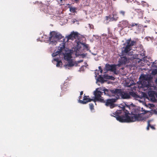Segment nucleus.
Instances as JSON below:
<instances>
[{
  "instance_id": "nucleus-31",
  "label": "nucleus",
  "mask_w": 157,
  "mask_h": 157,
  "mask_svg": "<svg viewBox=\"0 0 157 157\" xmlns=\"http://www.w3.org/2000/svg\"><path fill=\"white\" fill-rule=\"evenodd\" d=\"M83 61V60H78L76 62V63L75 65V66H77L78 65V64L79 63H80L81 62H82Z\"/></svg>"
},
{
  "instance_id": "nucleus-28",
  "label": "nucleus",
  "mask_w": 157,
  "mask_h": 157,
  "mask_svg": "<svg viewBox=\"0 0 157 157\" xmlns=\"http://www.w3.org/2000/svg\"><path fill=\"white\" fill-rule=\"evenodd\" d=\"M90 108V109L92 110L94 109V106L92 103H90L89 104Z\"/></svg>"
},
{
  "instance_id": "nucleus-18",
  "label": "nucleus",
  "mask_w": 157,
  "mask_h": 157,
  "mask_svg": "<svg viewBox=\"0 0 157 157\" xmlns=\"http://www.w3.org/2000/svg\"><path fill=\"white\" fill-rule=\"evenodd\" d=\"M72 57L71 54L70 53H67L64 55V59L67 61L72 59Z\"/></svg>"
},
{
  "instance_id": "nucleus-23",
  "label": "nucleus",
  "mask_w": 157,
  "mask_h": 157,
  "mask_svg": "<svg viewBox=\"0 0 157 157\" xmlns=\"http://www.w3.org/2000/svg\"><path fill=\"white\" fill-rule=\"evenodd\" d=\"M70 9V11L71 12L74 13L76 12V10H77V8L75 7L70 6L69 7Z\"/></svg>"
},
{
  "instance_id": "nucleus-20",
  "label": "nucleus",
  "mask_w": 157,
  "mask_h": 157,
  "mask_svg": "<svg viewBox=\"0 0 157 157\" xmlns=\"http://www.w3.org/2000/svg\"><path fill=\"white\" fill-rule=\"evenodd\" d=\"M54 60L57 62L56 66L57 67H61L62 65V63L61 60H59L58 59H55Z\"/></svg>"
},
{
  "instance_id": "nucleus-8",
  "label": "nucleus",
  "mask_w": 157,
  "mask_h": 157,
  "mask_svg": "<svg viewBox=\"0 0 157 157\" xmlns=\"http://www.w3.org/2000/svg\"><path fill=\"white\" fill-rule=\"evenodd\" d=\"M65 48V44L64 43H62L59 44V46L58 47V50H55V52L52 54L53 57L57 56L58 54L60 53Z\"/></svg>"
},
{
  "instance_id": "nucleus-5",
  "label": "nucleus",
  "mask_w": 157,
  "mask_h": 157,
  "mask_svg": "<svg viewBox=\"0 0 157 157\" xmlns=\"http://www.w3.org/2000/svg\"><path fill=\"white\" fill-rule=\"evenodd\" d=\"M115 98L108 99L106 100H104V102L102 103H105V105L107 106H109L111 109L113 108L115 106L114 103L118 99L117 97Z\"/></svg>"
},
{
  "instance_id": "nucleus-13",
  "label": "nucleus",
  "mask_w": 157,
  "mask_h": 157,
  "mask_svg": "<svg viewBox=\"0 0 157 157\" xmlns=\"http://www.w3.org/2000/svg\"><path fill=\"white\" fill-rule=\"evenodd\" d=\"M131 50V48L127 45L125 47H123L122 50V54L123 55H129V52Z\"/></svg>"
},
{
  "instance_id": "nucleus-42",
  "label": "nucleus",
  "mask_w": 157,
  "mask_h": 157,
  "mask_svg": "<svg viewBox=\"0 0 157 157\" xmlns=\"http://www.w3.org/2000/svg\"><path fill=\"white\" fill-rule=\"evenodd\" d=\"M109 77H112V78H113V77L112 76H109Z\"/></svg>"
},
{
  "instance_id": "nucleus-26",
  "label": "nucleus",
  "mask_w": 157,
  "mask_h": 157,
  "mask_svg": "<svg viewBox=\"0 0 157 157\" xmlns=\"http://www.w3.org/2000/svg\"><path fill=\"white\" fill-rule=\"evenodd\" d=\"M82 46L84 48L87 50L89 49L88 44H85V43H83Z\"/></svg>"
},
{
  "instance_id": "nucleus-39",
  "label": "nucleus",
  "mask_w": 157,
  "mask_h": 157,
  "mask_svg": "<svg viewBox=\"0 0 157 157\" xmlns=\"http://www.w3.org/2000/svg\"><path fill=\"white\" fill-rule=\"evenodd\" d=\"M106 20H108L109 19V17H108V16H106Z\"/></svg>"
},
{
  "instance_id": "nucleus-17",
  "label": "nucleus",
  "mask_w": 157,
  "mask_h": 157,
  "mask_svg": "<svg viewBox=\"0 0 157 157\" xmlns=\"http://www.w3.org/2000/svg\"><path fill=\"white\" fill-rule=\"evenodd\" d=\"M127 58L125 56L121 57L119 61V63L120 65L124 64L127 63Z\"/></svg>"
},
{
  "instance_id": "nucleus-32",
  "label": "nucleus",
  "mask_w": 157,
  "mask_h": 157,
  "mask_svg": "<svg viewBox=\"0 0 157 157\" xmlns=\"http://www.w3.org/2000/svg\"><path fill=\"white\" fill-rule=\"evenodd\" d=\"M131 38L129 39H128V40H127L126 41V43L127 44V45H129V44H130V42H131Z\"/></svg>"
},
{
  "instance_id": "nucleus-3",
  "label": "nucleus",
  "mask_w": 157,
  "mask_h": 157,
  "mask_svg": "<svg viewBox=\"0 0 157 157\" xmlns=\"http://www.w3.org/2000/svg\"><path fill=\"white\" fill-rule=\"evenodd\" d=\"M103 93L96 89L95 91L94 92V97H92L93 101L95 102L96 101L100 102H104V99L103 97L101 96L102 95Z\"/></svg>"
},
{
  "instance_id": "nucleus-12",
  "label": "nucleus",
  "mask_w": 157,
  "mask_h": 157,
  "mask_svg": "<svg viewBox=\"0 0 157 157\" xmlns=\"http://www.w3.org/2000/svg\"><path fill=\"white\" fill-rule=\"evenodd\" d=\"M116 66L114 64L110 65L109 64H106L105 68L107 71L116 72Z\"/></svg>"
},
{
  "instance_id": "nucleus-35",
  "label": "nucleus",
  "mask_w": 157,
  "mask_h": 157,
  "mask_svg": "<svg viewBox=\"0 0 157 157\" xmlns=\"http://www.w3.org/2000/svg\"><path fill=\"white\" fill-rule=\"evenodd\" d=\"M104 79L102 77H101L99 78V80L101 82H103Z\"/></svg>"
},
{
  "instance_id": "nucleus-27",
  "label": "nucleus",
  "mask_w": 157,
  "mask_h": 157,
  "mask_svg": "<svg viewBox=\"0 0 157 157\" xmlns=\"http://www.w3.org/2000/svg\"><path fill=\"white\" fill-rule=\"evenodd\" d=\"M151 74L153 75H155L157 74V69H155L152 70L151 71Z\"/></svg>"
},
{
  "instance_id": "nucleus-7",
  "label": "nucleus",
  "mask_w": 157,
  "mask_h": 157,
  "mask_svg": "<svg viewBox=\"0 0 157 157\" xmlns=\"http://www.w3.org/2000/svg\"><path fill=\"white\" fill-rule=\"evenodd\" d=\"M117 89H113V90H110L106 89H104L102 90L104 91V94L110 97L111 96H117Z\"/></svg>"
},
{
  "instance_id": "nucleus-19",
  "label": "nucleus",
  "mask_w": 157,
  "mask_h": 157,
  "mask_svg": "<svg viewBox=\"0 0 157 157\" xmlns=\"http://www.w3.org/2000/svg\"><path fill=\"white\" fill-rule=\"evenodd\" d=\"M112 18H113L112 21H116L119 18L116 12H113V16Z\"/></svg>"
},
{
  "instance_id": "nucleus-43",
  "label": "nucleus",
  "mask_w": 157,
  "mask_h": 157,
  "mask_svg": "<svg viewBox=\"0 0 157 157\" xmlns=\"http://www.w3.org/2000/svg\"><path fill=\"white\" fill-rule=\"evenodd\" d=\"M127 2L128 3L129 2V1H128V0H127Z\"/></svg>"
},
{
  "instance_id": "nucleus-38",
  "label": "nucleus",
  "mask_w": 157,
  "mask_h": 157,
  "mask_svg": "<svg viewBox=\"0 0 157 157\" xmlns=\"http://www.w3.org/2000/svg\"><path fill=\"white\" fill-rule=\"evenodd\" d=\"M83 94V91H81L80 93V95H82Z\"/></svg>"
},
{
  "instance_id": "nucleus-6",
  "label": "nucleus",
  "mask_w": 157,
  "mask_h": 157,
  "mask_svg": "<svg viewBox=\"0 0 157 157\" xmlns=\"http://www.w3.org/2000/svg\"><path fill=\"white\" fill-rule=\"evenodd\" d=\"M122 26L124 27H128L129 28L135 26L136 28L139 29L140 27V25L138 23H132L131 24H129L128 22L126 20H123L121 22Z\"/></svg>"
},
{
  "instance_id": "nucleus-11",
  "label": "nucleus",
  "mask_w": 157,
  "mask_h": 157,
  "mask_svg": "<svg viewBox=\"0 0 157 157\" xmlns=\"http://www.w3.org/2000/svg\"><path fill=\"white\" fill-rule=\"evenodd\" d=\"M149 97L150 99L153 101H156L155 96L157 97V94L154 90L149 91L148 93Z\"/></svg>"
},
{
  "instance_id": "nucleus-2",
  "label": "nucleus",
  "mask_w": 157,
  "mask_h": 157,
  "mask_svg": "<svg viewBox=\"0 0 157 157\" xmlns=\"http://www.w3.org/2000/svg\"><path fill=\"white\" fill-rule=\"evenodd\" d=\"M140 82L138 87L140 88H142L144 90L150 89L152 86V77L150 75L142 74L140 77Z\"/></svg>"
},
{
  "instance_id": "nucleus-9",
  "label": "nucleus",
  "mask_w": 157,
  "mask_h": 157,
  "mask_svg": "<svg viewBox=\"0 0 157 157\" xmlns=\"http://www.w3.org/2000/svg\"><path fill=\"white\" fill-rule=\"evenodd\" d=\"M50 39L53 38V39L59 40L62 38V36L60 33L55 31H52L50 33Z\"/></svg>"
},
{
  "instance_id": "nucleus-14",
  "label": "nucleus",
  "mask_w": 157,
  "mask_h": 157,
  "mask_svg": "<svg viewBox=\"0 0 157 157\" xmlns=\"http://www.w3.org/2000/svg\"><path fill=\"white\" fill-rule=\"evenodd\" d=\"M79 102L80 103L82 104H86L87 103L93 101L92 98H87V96L84 95L83 97V100H78Z\"/></svg>"
},
{
  "instance_id": "nucleus-30",
  "label": "nucleus",
  "mask_w": 157,
  "mask_h": 157,
  "mask_svg": "<svg viewBox=\"0 0 157 157\" xmlns=\"http://www.w3.org/2000/svg\"><path fill=\"white\" fill-rule=\"evenodd\" d=\"M125 11L123 10H121L119 12V13L124 17L125 16Z\"/></svg>"
},
{
  "instance_id": "nucleus-34",
  "label": "nucleus",
  "mask_w": 157,
  "mask_h": 157,
  "mask_svg": "<svg viewBox=\"0 0 157 157\" xmlns=\"http://www.w3.org/2000/svg\"><path fill=\"white\" fill-rule=\"evenodd\" d=\"M72 2H75L76 3H77L79 2L80 0H71Z\"/></svg>"
},
{
  "instance_id": "nucleus-41",
  "label": "nucleus",
  "mask_w": 157,
  "mask_h": 157,
  "mask_svg": "<svg viewBox=\"0 0 157 157\" xmlns=\"http://www.w3.org/2000/svg\"><path fill=\"white\" fill-rule=\"evenodd\" d=\"M65 39H63V42H65Z\"/></svg>"
},
{
  "instance_id": "nucleus-36",
  "label": "nucleus",
  "mask_w": 157,
  "mask_h": 157,
  "mask_svg": "<svg viewBox=\"0 0 157 157\" xmlns=\"http://www.w3.org/2000/svg\"><path fill=\"white\" fill-rule=\"evenodd\" d=\"M150 127L152 129L155 130V128L154 126L151 125V124Z\"/></svg>"
},
{
  "instance_id": "nucleus-4",
  "label": "nucleus",
  "mask_w": 157,
  "mask_h": 157,
  "mask_svg": "<svg viewBox=\"0 0 157 157\" xmlns=\"http://www.w3.org/2000/svg\"><path fill=\"white\" fill-rule=\"evenodd\" d=\"M117 94V99H119L120 97L123 99H128L130 98V93H125L122 91L121 89H118Z\"/></svg>"
},
{
  "instance_id": "nucleus-16",
  "label": "nucleus",
  "mask_w": 157,
  "mask_h": 157,
  "mask_svg": "<svg viewBox=\"0 0 157 157\" xmlns=\"http://www.w3.org/2000/svg\"><path fill=\"white\" fill-rule=\"evenodd\" d=\"M67 61L68 62V63L67 64L65 65V67H72L75 65H75H76V62H73L72 59H71L70 60H68Z\"/></svg>"
},
{
  "instance_id": "nucleus-25",
  "label": "nucleus",
  "mask_w": 157,
  "mask_h": 157,
  "mask_svg": "<svg viewBox=\"0 0 157 157\" xmlns=\"http://www.w3.org/2000/svg\"><path fill=\"white\" fill-rule=\"evenodd\" d=\"M136 43V41L133 40V41H131L130 42V43L129 45H128V46L131 48V47L133 46V45H135Z\"/></svg>"
},
{
  "instance_id": "nucleus-46",
  "label": "nucleus",
  "mask_w": 157,
  "mask_h": 157,
  "mask_svg": "<svg viewBox=\"0 0 157 157\" xmlns=\"http://www.w3.org/2000/svg\"><path fill=\"white\" fill-rule=\"evenodd\" d=\"M141 109H143V108H141Z\"/></svg>"
},
{
  "instance_id": "nucleus-44",
  "label": "nucleus",
  "mask_w": 157,
  "mask_h": 157,
  "mask_svg": "<svg viewBox=\"0 0 157 157\" xmlns=\"http://www.w3.org/2000/svg\"><path fill=\"white\" fill-rule=\"evenodd\" d=\"M87 98H89V96H87Z\"/></svg>"
},
{
  "instance_id": "nucleus-15",
  "label": "nucleus",
  "mask_w": 157,
  "mask_h": 157,
  "mask_svg": "<svg viewBox=\"0 0 157 157\" xmlns=\"http://www.w3.org/2000/svg\"><path fill=\"white\" fill-rule=\"evenodd\" d=\"M130 96H131L134 98L135 99L137 100H139L140 99H142L143 98V96H140L138 95L134 92H130Z\"/></svg>"
},
{
  "instance_id": "nucleus-1",
  "label": "nucleus",
  "mask_w": 157,
  "mask_h": 157,
  "mask_svg": "<svg viewBox=\"0 0 157 157\" xmlns=\"http://www.w3.org/2000/svg\"><path fill=\"white\" fill-rule=\"evenodd\" d=\"M140 107L139 106L126 105L122 110H117L111 116L116 117L121 122H132L141 121L144 119L141 113Z\"/></svg>"
},
{
  "instance_id": "nucleus-33",
  "label": "nucleus",
  "mask_w": 157,
  "mask_h": 157,
  "mask_svg": "<svg viewBox=\"0 0 157 157\" xmlns=\"http://www.w3.org/2000/svg\"><path fill=\"white\" fill-rule=\"evenodd\" d=\"M108 17H109V19H110V21H112L113 18H112V15H109V16H108Z\"/></svg>"
},
{
  "instance_id": "nucleus-37",
  "label": "nucleus",
  "mask_w": 157,
  "mask_h": 157,
  "mask_svg": "<svg viewBox=\"0 0 157 157\" xmlns=\"http://www.w3.org/2000/svg\"><path fill=\"white\" fill-rule=\"evenodd\" d=\"M98 68H99V69L100 70V72L101 73H102V70L101 68V66H99V67H98Z\"/></svg>"
},
{
  "instance_id": "nucleus-24",
  "label": "nucleus",
  "mask_w": 157,
  "mask_h": 157,
  "mask_svg": "<svg viewBox=\"0 0 157 157\" xmlns=\"http://www.w3.org/2000/svg\"><path fill=\"white\" fill-rule=\"evenodd\" d=\"M50 39V36L49 38V40L50 41V43L52 44L53 45H56V44L57 43V42L56 40H54L53 38L52 39Z\"/></svg>"
},
{
  "instance_id": "nucleus-22",
  "label": "nucleus",
  "mask_w": 157,
  "mask_h": 157,
  "mask_svg": "<svg viewBox=\"0 0 157 157\" xmlns=\"http://www.w3.org/2000/svg\"><path fill=\"white\" fill-rule=\"evenodd\" d=\"M135 10L138 13V14L140 15L141 16H142L143 13L144 11L142 10L141 9H135Z\"/></svg>"
},
{
  "instance_id": "nucleus-45",
  "label": "nucleus",
  "mask_w": 157,
  "mask_h": 157,
  "mask_svg": "<svg viewBox=\"0 0 157 157\" xmlns=\"http://www.w3.org/2000/svg\"><path fill=\"white\" fill-rule=\"evenodd\" d=\"M62 1H63V0H60V2H62Z\"/></svg>"
},
{
  "instance_id": "nucleus-10",
  "label": "nucleus",
  "mask_w": 157,
  "mask_h": 157,
  "mask_svg": "<svg viewBox=\"0 0 157 157\" xmlns=\"http://www.w3.org/2000/svg\"><path fill=\"white\" fill-rule=\"evenodd\" d=\"M78 37V33L77 32H71L70 35L66 36L65 38H67V42L70 40H73L74 39H76Z\"/></svg>"
},
{
  "instance_id": "nucleus-40",
  "label": "nucleus",
  "mask_w": 157,
  "mask_h": 157,
  "mask_svg": "<svg viewBox=\"0 0 157 157\" xmlns=\"http://www.w3.org/2000/svg\"><path fill=\"white\" fill-rule=\"evenodd\" d=\"M82 98V96H81V95H80V96H79V100L81 99Z\"/></svg>"
},
{
  "instance_id": "nucleus-29",
  "label": "nucleus",
  "mask_w": 157,
  "mask_h": 157,
  "mask_svg": "<svg viewBox=\"0 0 157 157\" xmlns=\"http://www.w3.org/2000/svg\"><path fill=\"white\" fill-rule=\"evenodd\" d=\"M151 121L150 120H149L147 121V126L146 128L147 130H149V128L150 127V123Z\"/></svg>"
},
{
  "instance_id": "nucleus-21",
  "label": "nucleus",
  "mask_w": 157,
  "mask_h": 157,
  "mask_svg": "<svg viewBox=\"0 0 157 157\" xmlns=\"http://www.w3.org/2000/svg\"><path fill=\"white\" fill-rule=\"evenodd\" d=\"M83 43H82L79 41H77L76 48L78 50L80 49L82 47V46Z\"/></svg>"
}]
</instances>
